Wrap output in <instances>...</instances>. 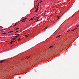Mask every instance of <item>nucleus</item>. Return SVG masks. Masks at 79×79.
I'll return each mask as SVG.
<instances>
[{"instance_id":"obj_1","label":"nucleus","mask_w":79,"mask_h":79,"mask_svg":"<svg viewBox=\"0 0 79 79\" xmlns=\"http://www.w3.org/2000/svg\"><path fill=\"white\" fill-rule=\"evenodd\" d=\"M15 35H16V36H15V37H18V35H20V34H15Z\"/></svg>"},{"instance_id":"obj_2","label":"nucleus","mask_w":79,"mask_h":79,"mask_svg":"<svg viewBox=\"0 0 79 79\" xmlns=\"http://www.w3.org/2000/svg\"><path fill=\"white\" fill-rule=\"evenodd\" d=\"M16 39V38H14L12 39L11 40H15Z\"/></svg>"},{"instance_id":"obj_3","label":"nucleus","mask_w":79,"mask_h":79,"mask_svg":"<svg viewBox=\"0 0 79 79\" xmlns=\"http://www.w3.org/2000/svg\"><path fill=\"white\" fill-rule=\"evenodd\" d=\"M40 20V19L39 18L37 20V21H39Z\"/></svg>"},{"instance_id":"obj_4","label":"nucleus","mask_w":79,"mask_h":79,"mask_svg":"<svg viewBox=\"0 0 79 79\" xmlns=\"http://www.w3.org/2000/svg\"><path fill=\"white\" fill-rule=\"evenodd\" d=\"M4 61V60H2L0 61L1 63H2V62H3Z\"/></svg>"},{"instance_id":"obj_5","label":"nucleus","mask_w":79,"mask_h":79,"mask_svg":"<svg viewBox=\"0 0 79 79\" xmlns=\"http://www.w3.org/2000/svg\"><path fill=\"white\" fill-rule=\"evenodd\" d=\"M18 29H19V27L15 28V30H18Z\"/></svg>"},{"instance_id":"obj_6","label":"nucleus","mask_w":79,"mask_h":79,"mask_svg":"<svg viewBox=\"0 0 79 79\" xmlns=\"http://www.w3.org/2000/svg\"><path fill=\"white\" fill-rule=\"evenodd\" d=\"M38 10V8H36V10L35 11V12H37V11Z\"/></svg>"},{"instance_id":"obj_7","label":"nucleus","mask_w":79,"mask_h":79,"mask_svg":"<svg viewBox=\"0 0 79 79\" xmlns=\"http://www.w3.org/2000/svg\"><path fill=\"white\" fill-rule=\"evenodd\" d=\"M34 17H33V19L31 18V19H30V20H29V21H30V20H32V19H33V18H34Z\"/></svg>"},{"instance_id":"obj_8","label":"nucleus","mask_w":79,"mask_h":79,"mask_svg":"<svg viewBox=\"0 0 79 79\" xmlns=\"http://www.w3.org/2000/svg\"><path fill=\"white\" fill-rule=\"evenodd\" d=\"M61 35H59L58 36H57L56 38H58V37H60V36H61Z\"/></svg>"},{"instance_id":"obj_9","label":"nucleus","mask_w":79,"mask_h":79,"mask_svg":"<svg viewBox=\"0 0 79 79\" xmlns=\"http://www.w3.org/2000/svg\"><path fill=\"white\" fill-rule=\"evenodd\" d=\"M29 35H27L25 36V37H28Z\"/></svg>"},{"instance_id":"obj_10","label":"nucleus","mask_w":79,"mask_h":79,"mask_svg":"<svg viewBox=\"0 0 79 79\" xmlns=\"http://www.w3.org/2000/svg\"><path fill=\"white\" fill-rule=\"evenodd\" d=\"M77 28H75V29L74 30H71V31H74L76 30V29H77Z\"/></svg>"},{"instance_id":"obj_11","label":"nucleus","mask_w":79,"mask_h":79,"mask_svg":"<svg viewBox=\"0 0 79 79\" xmlns=\"http://www.w3.org/2000/svg\"><path fill=\"white\" fill-rule=\"evenodd\" d=\"M27 19V18L24 19H23L22 20V21H24V20H25V19Z\"/></svg>"},{"instance_id":"obj_12","label":"nucleus","mask_w":79,"mask_h":79,"mask_svg":"<svg viewBox=\"0 0 79 79\" xmlns=\"http://www.w3.org/2000/svg\"><path fill=\"white\" fill-rule=\"evenodd\" d=\"M53 47V46H50V47L49 48H52V47Z\"/></svg>"},{"instance_id":"obj_13","label":"nucleus","mask_w":79,"mask_h":79,"mask_svg":"<svg viewBox=\"0 0 79 79\" xmlns=\"http://www.w3.org/2000/svg\"><path fill=\"white\" fill-rule=\"evenodd\" d=\"M38 18H39V17H37L36 18V19H38Z\"/></svg>"},{"instance_id":"obj_14","label":"nucleus","mask_w":79,"mask_h":79,"mask_svg":"<svg viewBox=\"0 0 79 79\" xmlns=\"http://www.w3.org/2000/svg\"><path fill=\"white\" fill-rule=\"evenodd\" d=\"M18 32V31H16V32H15V33H16L17 32Z\"/></svg>"},{"instance_id":"obj_15","label":"nucleus","mask_w":79,"mask_h":79,"mask_svg":"<svg viewBox=\"0 0 79 79\" xmlns=\"http://www.w3.org/2000/svg\"><path fill=\"white\" fill-rule=\"evenodd\" d=\"M12 43H13V42H12V41H11L10 42V44H12Z\"/></svg>"},{"instance_id":"obj_16","label":"nucleus","mask_w":79,"mask_h":79,"mask_svg":"<svg viewBox=\"0 0 79 79\" xmlns=\"http://www.w3.org/2000/svg\"><path fill=\"white\" fill-rule=\"evenodd\" d=\"M41 2H42V1L41 0L40 1V3H41Z\"/></svg>"},{"instance_id":"obj_17","label":"nucleus","mask_w":79,"mask_h":79,"mask_svg":"<svg viewBox=\"0 0 79 79\" xmlns=\"http://www.w3.org/2000/svg\"><path fill=\"white\" fill-rule=\"evenodd\" d=\"M57 17L58 18V19H60V16H58Z\"/></svg>"},{"instance_id":"obj_18","label":"nucleus","mask_w":79,"mask_h":79,"mask_svg":"<svg viewBox=\"0 0 79 79\" xmlns=\"http://www.w3.org/2000/svg\"><path fill=\"white\" fill-rule=\"evenodd\" d=\"M2 34H5V35L6 34V33H5V32L3 33Z\"/></svg>"},{"instance_id":"obj_19","label":"nucleus","mask_w":79,"mask_h":79,"mask_svg":"<svg viewBox=\"0 0 79 79\" xmlns=\"http://www.w3.org/2000/svg\"><path fill=\"white\" fill-rule=\"evenodd\" d=\"M70 31V30H69L67 31V32H69Z\"/></svg>"},{"instance_id":"obj_20","label":"nucleus","mask_w":79,"mask_h":79,"mask_svg":"<svg viewBox=\"0 0 79 79\" xmlns=\"http://www.w3.org/2000/svg\"><path fill=\"white\" fill-rule=\"evenodd\" d=\"M47 27H46L45 28V29H47Z\"/></svg>"},{"instance_id":"obj_21","label":"nucleus","mask_w":79,"mask_h":79,"mask_svg":"<svg viewBox=\"0 0 79 79\" xmlns=\"http://www.w3.org/2000/svg\"><path fill=\"white\" fill-rule=\"evenodd\" d=\"M13 32V31H10V33Z\"/></svg>"},{"instance_id":"obj_22","label":"nucleus","mask_w":79,"mask_h":79,"mask_svg":"<svg viewBox=\"0 0 79 79\" xmlns=\"http://www.w3.org/2000/svg\"><path fill=\"white\" fill-rule=\"evenodd\" d=\"M18 40H19H19H20V38H19L18 39Z\"/></svg>"},{"instance_id":"obj_23","label":"nucleus","mask_w":79,"mask_h":79,"mask_svg":"<svg viewBox=\"0 0 79 79\" xmlns=\"http://www.w3.org/2000/svg\"><path fill=\"white\" fill-rule=\"evenodd\" d=\"M12 43H13V42H15V41H12Z\"/></svg>"},{"instance_id":"obj_24","label":"nucleus","mask_w":79,"mask_h":79,"mask_svg":"<svg viewBox=\"0 0 79 79\" xmlns=\"http://www.w3.org/2000/svg\"><path fill=\"white\" fill-rule=\"evenodd\" d=\"M23 21H22V22H25V20H23Z\"/></svg>"},{"instance_id":"obj_25","label":"nucleus","mask_w":79,"mask_h":79,"mask_svg":"<svg viewBox=\"0 0 79 79\" xmlns=\"http://www.w3.org/2000/svg\"><path fill=\"white\" fill-rule=\"evenodd\" d=\"M13 45H12L11 46V47H13Z\"/></svg>"},{"instance_id":"obj_26","label":"nucleus","mask_w":79,"mask_h":79,"mask_svg":"<svg viewBox=\"0 0 79 79\" xmlns=\"http://www.w3.org/2000/svg\"><path fill=\"white\" fill-rule=\"evenodd\" d=\"M16 26V24H15V25H14V26Z\"/></svg>"},{"instance_id":"obj_27","label":"nucleus","mask_w":79,"mask_h":79,"mask_svg":"<svg viewBox=\"0 0 79 79\" xmlns=\"http://www.w3.org/2000/svg\"><path fill=\"white\" fill-rule=\"evenodd\" d=\"M37 8H39V6H37Z\"/></svg>"},{"instance_id":"obj_28","label":"nucleus","mask_w":79,"mask_h":79,"mask_svg":"<svg viewBox=\"0 0 79 79\" xmlns=\"http://www.w3.org/2000/svg\"><path fill=\"white\" fill-rule=\"evenodd\" d=\"M39 5V3H38V5Z\"/></svg>"},{"instance_id":"obj_29","label":"nucleus","mask_w":79,"mask_h":79,"mask_svg":"<svg viewBox=\"0 0 79 79\" xmlns=\"http://www.w3.org/2000/svg\"><path fill=\"white\" fill-rule=\"evenodd\" d=\"M10 31L8 33H10Z\"/></svg>"},{"instance_id":"obj_30","label":"nucleus","mask_w":79,"mask_h":79,"mask_svg":"<svg viewBox=\"0 0 79 79\" xmlns=\"http://www.w3.org/2000/svg\"><path fill=\"white\" fill-rule=\"evenodd\" d=\"M78 26H79V25L78 27Z\"/></svg>"},{"instance_id":"obj_31","label":"nucleus","mask_w":79,"mask_h":79,"mask_svg":"<svg viewBox=\"0 0 79 79\" xmlns=\"http://www.w3.org/2000/svg\"><path fill=\"white\" fill-rule=\"evenodd\" d=\"M30 57V56H29L28 58H29Z\"/></svg>"}]
</instances>
